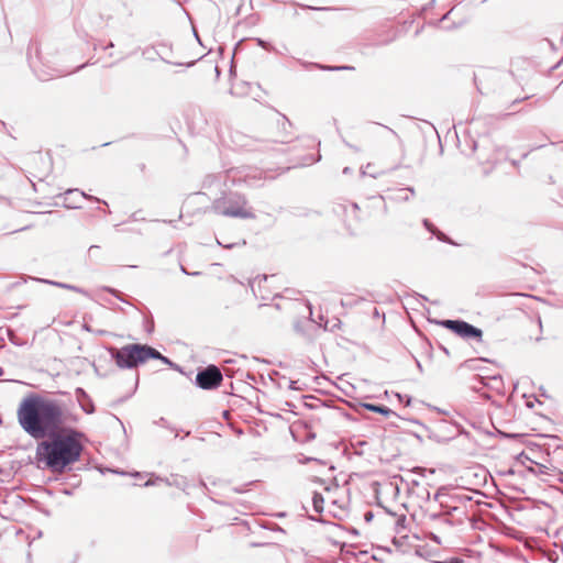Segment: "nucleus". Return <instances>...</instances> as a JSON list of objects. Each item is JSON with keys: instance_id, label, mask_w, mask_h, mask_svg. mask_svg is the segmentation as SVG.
Returning a JSON list of instances; mask_svg holds the SVG:
<instances>
[{"instance_id": "1", "label": "nucleus", "mask_w": 563, "mask_h": 563, "mask_svg": "<svg viewBox=\"0 0 563 563\" xmlns=\"http://www.w3.org/2000/svg\"><path fill=\"white\" fill-rule=\"evenodd\" d=\"M18 421L33 439L42 440L35 450L38 467L63 474L80 460L85 434L76 426L80 418L56 399L30 394L19 405Z\"/></svg>"}, {"instance_id": "2", "label": "nucleus", "mask_w": 563, "mask_h": 563, "mask_svg": "<svg viewBox=\"0 0 563 563\" xmlns=\"http://www.w3.org/2000/svg\"><path fill=\"white\" fill-rule=\"evenodd\" d=\"M432 500L438 503L443 515L455 518V526H460L466 519L465 505L472 500V497L465 494L451 493L448 487L441 486L433 495Z\"/></svg>"}, {"instance_id": "3", "label": "nucleus", "mask_w": 563, "mask_h": 563, "mask_svg": "<svg viewBox=\"0 0 563 563\" xmlns=\"http://www.w3.org/2000/svg\"><path fill=\"white\" fill-rule=\"evenodd\" d=\"M211 209L214 213L240 219H254L255 214L247 208L246 198L235 191L224 192L221 197L217 198Z\"/></svg>"}, {"instance_id": "4", "label": "nucleus", "mask_w": 563, "mask_h": 563, "mask_svg": "<svg viewBox=\"0 0 563 563\" xmlns=\"http://www.w3.org/2000/svg\"><path fill=\"white\" fill-rule=\"evenodd\" d=\"M107 350L121 369L135 368L150 360V355H154V352L150 350V345L140 343L128 344L120 349L109 346Z\"/></svg>"}, {"instance_id": "5", "label": "nucleus", "mask_w": 563, "mask_h": 563, "mask_svg": "<svg viewBox=\"0 0 563 563\" xmlns=\"http://www.w3.org/2000/svg\"><path fill=\"white\" fill-rule=\"evenodd\" d=\"M27 60L36 77L42 81H46L54 77H60L70 73L46 65V63L43 60L41 49L36 42H32L29 45Z\"/></svg>"}, {"instance_id": "6", "label": "nucleus", "mask_w": 563, "mask_h": 563, "mask_svg": "<svg viewBox=\"0 0 563 563\" xmlns=\"http://www.w3.org/2000/svg\"><path fill=\"white\" fill-rule=\"evenodd\" d=\"M444 329L452 331L454 334L459 335L464 340H475L477 342L483 341V331L482 329L464 321L461 319L451 320H440L437 322Z\"/></svg>"}, {"instance_id": "7", "label": "nucleus", "mask_w": 563, "mask_h": 563, "mask_svg": "<svg viewBox=\"0 0 563 563\" xmlns=\"http://www.w3.org/2000/svg\"><path fill=\"white\" fill-rule=\"evenodd\" d=\"M223 380L220 368L210 364L203 368H200L196 375L195 385L203 390L217 389Z\"/></svg>"}, {"instance_id": "8", "label": "nucleus", "mask_w": 563, "mask_h": 563, "mask_svg": "<svg viewBox=\"0 0 563 563\" xmlns=\"http://www.w3.org/2000/svg\"><path fill=\"white\" fill-rule=\"evenodd\" d=\"M333 212L342 218L346 229L354 233V225L360 221V207L355 202L343 200L333 205Z\"/></svg>"}, {"instance_id": "9", "label": "nucleus", "mask_w": 563, "mask_h": 563, "mask_svg": "<svg viewBox=\"0 0 563 563\" xmlns=\"http://www.w3.org/2000/svg\"><path fill=\"white\" fill-rule=\"evenodd\" d=\"M423 520L426 525L437 528L440 531L455 526V518H450L443 515L440 509L432 507L426 509Z\"/></svg>"}, {"instance_id": "10", "label": "nucleus", "mask_w": 563, "mask_h": 563, "mask_svg": "<svg viewBox=\"0 0 563 563\" xmlns=\"http://www.w3.org/2000/svg\"><path fill=\"white\" fill-rule=\"evenodd\" d=\"M416 195L413 187L394 188L387 190V199L393 202H407Z\"/></svg>"}, {"instance_id": "11", "label": "nucleus", "mask_w": 563, "mask_h": 563, "mask_svg": "<svg viewBox=\"0 0 563 563\" xmlns=\"http://www.w3.org/2000/svg\"><path fill=\"white\" fill-rule=\"evenodd\" d=\"M75 396H76V399L78 401V405L80 407V409L87 413V415H91L95 412L96 408H95V404L92 401V399L90 398V396L86 393V390L81 387H77L75 389Z\"/></svg>"}, {"instance_id": "12", "label": "nucleus", "mask_w": 563, "mask_h": 563, "mask_svg": "<svg viewBox=\"0 0 563 563\" xmlns=\"http://www.w3.org/2000/svg\"><path fill=\"white\" fill-rule=\"evenodd\" d=\"M288 142L285 140H282L280 142L277 141H260L258 144L254 147L256 151H276L278 153L285 154L290 151L289 146H286Z\"/></svg>"}, {"instance_id": "13", "label": "nucleus", "mask_w": 563, "mask_h": 563, "mask_svg": "<svg viewBox=\"0 0 563 563\" xmlns=\"http://www.w3.org/2000/svg\"><path fill=\"white\" fill-rule=\"evenodd\" d=\"M228 180H230L232 183V185H236V184H239L241 181H244L249 186H253L255 184V181H256V177H250L249 175L243 177L240 172H238L235 169H230L227 173V180H225V183Z\"/></svg>"}, {"instance_id": "14", "label": "nucleus", "mask_w": 563, "mask_h": 563, "mask_svg": "<svg viewBox=\"0 0 563 563\" xmlns=\"http://www.w3.org/2000/svg\"><path fill=\"white\" fill-rule=\"evenodd\" d=\"M362 407L365 408L368 411L379 413L384 417H390V416H397L395 411H393L390 408L384 406V405H377V404H371V402H363Z\"/></svg>"}, {"instance_id": "15", "label": "nucleus", "mask_w": 563, "mask_h": 563, "mask_svg": "<svg viewBox=\"0 0 563 563\" xmlns=\"http://www.w3.org/2000/svg\"><path fill=\"white\" fill-rule=\"evenodd\" d=\"M307 328H313L312 320L310 318L309 319H298L294 323V330L298 334H301L302 336H306L310 340L311 336L308 334Z\"/></svg>"}, {"instance_id": "16", "label": "nucleus", "mask_w": 563, "mask_h": 563, "mask_svg": "<svg viewBox=\"0 0 563 563\" xmlns=\"http://www.w3.org/2000/svg\"><path fill=\"white\" fill-rule=\"evenodd\" d=\"M302 65L307 69H309V68H318V69L327 70V71H339V70H352V69H354V67H352V66H324V65L317 64V63H302Z\"/></svg>"}, {"instance_id": "17", "label": "nucleus", "mask_w": 563, "mask_h": 563, "mask_svg": "<svg viewBox=\"0 0 563 563\" xmlns=\"http://www.w3.org/2000/svg\"><path fill=\"white\" fill-rule=\"evenodd\" d=\"M65 196L69 197V196H78L80 199H87V200H91V201H96V202H102L104 205H107V202L104 200H101L97 197H93V196H90V195H87L86 192L75 188V189H67L64 194Z\"/></svg>"}, {"instance_id": "18", "label": "nucleus", "mask_w": 563, "mask_h": 563, "mask_svg": "<svg viewBox=\"0 0 563 563\" xmlns=\"http://www.w3.org/2000/svg\"><path fill=\"white\" fill-rule=\"evenodd\" d=\"M43 282L46 283V284L59 287V288H64V289H68V290L78 292V294H82V295L87 294V291L85 289H82V288H80L78 286H75V285H70V284H66V283H60V282H54V280H47V279H43Z\"/></svg>"}, {"instance_id": "19", "label": "nucleus", "mask_w": 563, "mask_h": 563, "mask_svg": "<svg viewBox=\"0 0 563 563\" xmlns=\"http://www.w3.org/2000/svg\"><path fill=\"white\" fill-rule=\"evenodd\" d=\"M324 498L321 493L314 492L312 496L313 510L318 514L323 511Z\"/></svg>"}, {"instance_id": "20", "label": "nucleus", "mask_w": 563, "mask_h": 563, "mask_svg": "<svg viewBox=\"0 0 563 563\" xmlns=\"http://www.w3.org/2000/svg\"><path fill=\"white\" fill-rule=\"evenodd\" d=\"M150 350L152 352H154V355H150V358H153V360H158L161 361L162 363L168 365V366H174V362L170 361L167 356L163 355L159 351H157L156 349L150 346Z\"/></svg>"}, {"instance_id": "21", "label": "nucleus", "mask_w": 563, "mask_h": 563, "mask_svg": "<svg viewBox=\"0 0 563 563\" xmlns=\"http://www.w3.org/2000/svg\"><path fill=\"white\" fill-rule=\"evenodd\" d=\"M154 423H155L156 426H159V427L166 428V429H168L169 431L174 432V433H175V438H177V437L179 435V431H180V429H178V428H176V427H174V426L169 424V422H168L165 418H163V417H161L158 420L154 421Z\"/></svg>"}, {"instance_id": "22", "label": "nucleus", "mask_w": 563, "mask_h": 563, "mask_svg": "<svg viewBox=\"0 0 563 563\" xmlns=\"http://www.w3.org/2000/svg\"><path fill=\"white\" fill-rule=\"evenodd\" d=\"M479 362H490L488 358H484V357H481V358H470V360H466L462 366L463 367H466V368H470V369H476L477 368V363Z\"/></svg>"}, {"instance_id": "23", "label": "nucleus", "mask_w": 563, "mask_h": 563, "mask_svg": "<svg viewBox=\"0 0 563 563\" xmlns=\"http://www.w3.org/2000/svg\"><path fill=\"white\" fill-rule=\"evenodd\" d=\"M78 196H65V207L69 209H78L80 208L79 201L77 199Z\"/></svg>"}, {"instance_id": "24", "label": "nucleus", "mask_w": 563, "mask_h": 563, "mask_svg": "<svg viewBox=\"0 0 563 563\" xmlns=\"http://www.w3.org/2000/svg\"><path fill=\"white\" fill-rule=\"evenodd\" d=\"M143 329L148 335L154 332V320L152 317L143 318Z\"/></svg>"}, {"instance_id": "25", "label": "nucleus", "mask_w": 563, "mask_h": 563, "mask_svg": "<svg viewBox=\"0 0 563 563\" xmlns=\"http://www.w3.org/2000/svg\"><path fill=\"white\" fill-rule=\"evenodd\" d=\"M406 522H407V517L405 515L397 517L396 523H395L397 533H400L406 528Z\"/></svg>"}, {"instance_id": "26", "label": "nucleus", "mask_w": 563, "mask_h": 563, "mask_svg": "<svg viewBox=\"0 0 563 563\" xmlns=\"http://www.w3.org/2000/svg\"><path fill=\"white\" fill-rule=\"evenodd\" d=\"M103 290L109 292V294H111L112 296H114L120 301L128 303V301L122 297V294L119 290H117V289H114L112 287H108V286L103 287Z\"/></svg>"}, {"instance_id": "27", "label": "nucleus", "mask_w": 563, "mask_h": 563, "mask_svg": "<svg viewBox=\"0 0 563 563\" xmlns=\"http://www.w3.org/2000/svg\"><path fill=\"white\" fill-rule=\"evenodd\" d=\"M487 378H489L494 383L492 385V387L499 390L500 386L503 385L501 375L497 374V375L488 376Z\"/></svg>"}, {"instance_id": "28", "label": "nucleus", "mask_w": 563, "mask_h": 563, "mask_svg": "<svg viewBox=\"0 0 563 563\" xmlns=\"http://www.w3.org/2000/svg\"><path fill=\"white\" fill-rule=\"evenodd\" d=\"M320 159V155L318 156V158H312V156H307V157H303L302 159H300L298 163L294 164V166H306V165H310L314 162H318Z\"/></svg>"}, {"instance_id": "29", "label": "nucleus", "mask_w": 563, "mask_h": 563, "mask_svg": "<svg viewBox=\"0 0 563 563\" xmlns=\"http://www.w3.org/2000/svg\"><path fill=\"white\" fill-rule=\"evenodd\" d=\"M433 235H435L438 238V240L441 242L456 245L446 234L441 232L439 229H438V232H435Z\"/></svg>"}, {"instance_id": "30", "label": "nucleus", "mask_w": 563, "mask_h": 563, "mask_svg": "<svg viewBox=\"0 0 563 563\" xmlns=\"http://www.w3.org/2000/svg\"><path fill=\"white\" fill-rule=\"evenodd\" d=\"M395 397L398 399L399 402H404L405 406H410L412 400L410 396L402 395L400 393H395Z\"/></svg>"}, {"instance_id": "31", "label": "nucleus", "mask_w": 563, "mask_h": 563, "mask_svg": "<svg viewBox=\"0 0 563 563\" xmlns=\"http://www.w3.org/2000/svg\"><path fill=\"white\" fill-rule=\"evenodd\" d=\"M423 227L432 234L438 232V228L428 219H423L422 221Z\"/></svg>"}, {"instance_id": "32", "label": "nucleus", "mask_w": 563, "mask_h": 563, "mask_svg": "<svg viewBox=\"0 0 563 563\" xmlns=\"http://www.w3.org/2000/svg\"><path fill=\"white\" fill-rule=\"evenodd\" d=\"M7 332H8V339H9V341H10L12 344H14V345H20V343L18 342V338H16L15 332H14L13 330H11V329H8V330H7Z\"/></svg>"}, {"instance_id": "33", "label": "nucleus", "mask_w": 563, "mask_h": 563, "mask_svg": "<svg viewBox=\"0 0 563 563\" xmlns=\"http://www.w3.org/2000/svg\"><path fill=\"white\" fill-rule=\"evenodd\" d=\"M218 244L221 245L222 247L224 249H233L235 246H240V245H245L246 244V241L245 240H242L241 242H238V243H230V244H222L220 241H218Z\"/></svg>"}, {"instance_id": "34", "label": "nucleus", "mask_w": 563, "mask_h": 563, "mask_svg": "<svg viewBox=\"0 0 563 563\" xmlns=\"http://www.w3.org/2000/svg\"><path fill=\"white\" fill-rule=\"evenodd\" d=\"M452 10H450L449 12H446L440 20H438L437 22H428V25H433V26H438L441 22H443L444 20H446L450 15Z\"/></svg>"}, {"instance_id": "35", "label": "nucleus", "mask_w": 563, "mask_h": 563, "mask_svg": "<svg viewBox=\"0 0 563 563\" xmlns=\"http://www.w3.org/2000/svg\"><path fill=\"white\" fill-rule=\"evenodd\" d=\"M140 211H136V212H133L130 218H129V221H140V220H144V218H141L139 216Z\"/></svg>"}, {"instance_id": "36", "label": "nucleus", "mask_w": 563, "mask_h": 563, "mask_svg": "<svg viewBox=\"0 0 563 563\" xmlns=\"http://www.w3.org/2000/svg\"><path fill=\"white\" fill-rule=\"evenodd\" d=\"M444 563H464V561L460 558H451L448 561H445Z\"/></svg>"}, {"instance_id": "37", "label": "nucleus", "mask_w": 563, "mask_h": 563, "mask_svg": "<svg viewBox=\"0 0 563 563\" xmlns=\"http://www.w3.org/2000/svg\"><path fill=\"white\" fill-rule=\"evenodd\" d=\"M373 517H374V515H373V512H372V511H366V512L364 514V519H365V521H367V522L372 521Z\"/></svg>"}, {"instance_id": "38", "label": "nucleus", "mask_w": 563, "mask_h": 563, "mask_svg": "<svg viewBox=\"0 0 563 563\" xmlns=\"http://www.w3.org/2000/svg\"><path fill=\"white\" fill-rule=\"evenodd\" d=\"M430 539L432 541H434L437 544H441V540H440V538L435 533L431 532L430 533Z\"/></svg>"}, {"instance_id": "39", "label": "nucleus", "mask_w": 563, "mask_h": 563, "mask_svg": "<svg viewBox=\"0 0 563 563\" xmlns=\"http://www.w3.org/2000/svg\"><path fill=\"white\" fill-rule=\"evenodd\" d=\"M343 142H344V144H345L349 148H351V150H353V151H355V152H360V148H358L357 146L352 145L351 143L346 142L345 140H344Z\"/></svg>"}, {"instance_id": "40", "label": "nucleus", "mask_w": 563, "mask_h": 563, "mask_svg": "<svg viewBox=\"0 0 563 563\" xmlns=\"http://www.w3.org/2000/svg\"><path fill=\"white\" fill-rule=\"evenodd\" d=\"M286 125L291 126V122L283 115V129H285Z\"/></svg>"}, {"instance_id": "41", "label": "nucleus", "mask_w": 563, "mask_h": 563, "mask_svg": "<svg viewBox=\"0 0 563 563\" xmlns=\"http://www.w3.org/2000/svg\"><path fill=\"white\" fill-rule=\"evenodd\" d=\"M297 382L295 380H289V388L290 389H294V390H297V389H300L299 387L296 386Z\"/></svg>"}, {"instance_id": "42", "label": "nucleus", "mask_w": 563, "mask_h": 563, "mask_svg": "<svg viewBox=\"0 0 563 563\" xmlns=\"http://www.w3.org/2000/svg\"><path fill=\"white\" fill-rule=\"evenodd\" d=\"M384 129L389 131L394 136L398 137V134L389 126L380 124Z\"/></svg>"}, {"instance_id": "43", "label": "nucleus", "mask_w": 563, "mask_h": 563, "mask_svg": "<svg viewBox=\"0 0 563 563\" xmlns=\"http://www.w3.org/2000/svg\"><path fill=\"white\" fill-rule=\"evenodd\" d=\"M545 470H548V467H547V466H544V465H540V466H539V473H540V474H545V473H547V472H545Z\"/></svg>"}, {"instance_id": "44", "label": "nucleus", "mask_w": 563, "mask_h": 563, "mask_svg": "<svg viewBox=\"0 0 563 563\" xmlns=\"http://www.w3.org/2000/svg\"><path fill=\"white\" fill-rule=\"evenodd\" d=\"M114 46V44L112 42H109L107 45L102 46V49H108V48H112Z\"/></svg>"}, {"instance_id": "45", "label": "nucleus", "mask_w": 563, "mask_h": 563, "mask_svg": "<svg viewBox=\"0 0 563 563\" xmlns=\"http://www.w3.org/2000/svg\"><path fill=\"white\" fill-rule=\"evenodd\" d=\"M424 498L430 501L431 500V497H430V492L428 489H424Z\"/></svg>"}, {"instance_id": "46", "label": "nucleus", "mask_w": 563, "mask_h": 563, "mask_svg": "<svg viewBox=\"0 0 563 563\" xmlns=\"http://www.w3.org/2000/svg\"><path fill=\"white\" fill-rule=\"evenodd\" d=\"M424 498L430 501L431 500V497H430V492L428 489H424Z\"/></svg>"}, {"instance_id": "47", "label": "nucleus", "mask_w": 563, "mask_h": 563, "mask_svg": "<svg viewBox=\"0 0 563 563\" xmlns=\"http://www.w3.org/2000/svg\"><path fill=\"white\" fill-rule=\"evenodd\" d=\"M82 329H84V330H86V331H88V332H92V329H91V328H90V325H88L87 323H85V324L82 325Z\"/></svg>"}, {"instance_id": "48", "label": "nucleus", "mask_w": 563, "mask_h": 563, "mask_svg": "<svg viewBox=\"0 0 563 563\" xmlns=\"http://www.w3.org/2000/svg\"><path fill=\"white\" fill-rule=\"evenodd\" d=\"M440 350H441L443 353H445L446 355H449V353H450V352H449V350H448L445 346H443V345H440Z\"/></svg>"}, {"instance_id": "49", "label": "nucleus", "mask_w": 563, "mask_h": 563, "mask_svg": "<svg viewBox=\"0 0 563 563\" xmlns=\"http://www.w3.org/2000/svg\"><path fill=\"white\" fill-rule=\"evenodd\" d=\"M172 368L181 372V368L178 364L174 363V366H170Z\"/></svg>"}, {"instance_id": "50", "label": "nucleus", "mask_w": 563, "mask_h": 563, "mask_svg": "<svg viewBox=\"0 0 563 563\" xmlns=\"http://www.w3.org/2000/svg\"><path fill=\"white\" fill-rule=\"evenodd\" d=\"M194 34H195V38L201 44L200 37L195 29H194Z\"/></svg>"}, {"instance_id": "51", "label": "nucleus", "mask_w": 563, "mask_h": 563, "mask_svg": "<svg viewBox=\"0 0 563 563\" xmlns=\"http://www.w3.org/2000/svg\"><path fill=\"white\" fill-rule=\"evenodd\" d=\"M95 333L98 334V335H103L106 333V331L104 330H97V331H95Z\"/></svg>"}, {"instance_id": "52", "label": "nucleus", "mask_w": 563, "mask_h": 563, "mask_svg": "<svg viewBox=\"0 0 563 563\" xmlns=\"http://www.w3.org/2000/svg\"><path fill=\"white\" fill-rule=\"evenodd\" d=\"M257 43H258V45L265 47V42L263 40L257 38Z\"/></svg>"}, {"instance_id": "53", "label": "nucleus", "mask_w": 563, "mask_h": 563, "mask_svg": "<svg viewBox=\"0 0 563 563\" xmlns=\"http://www.w3.org/2000/svg\"><path fill=\"white\" fill-rule=\"evenodd\" d=\"M350 173H351V168L350 167H344L343 174H350Z\"/></svg>"}, {"instance_id": "54", "label": "nucleus", "mask_w": 563, "mask_h": 563, "mask_svg": "<svg viewBox=\"0 0 563 563\" xmlns=\"http://www.w3.org/2000/svg\"><path fill=\"white\" fill-rule=\"evenodd\" d=\"M422 29H423V26H421L420 29H417L415 32V35L418 36L421 33Z\"/></svg>"}, {"instance_id": "55", "label": "nucleus", "mask_w": 563, "mask_h": 563, "mask_svg": "<svg viewBox=\"0 0 563 563\" xmlns=\"http://www.w3.org/2000/svg\"><path fill=\"white\" fill-rule=\"evenodd\" d=\"M415 472H419V473H421V474H422V473L424 472V470H423V468H421V467H416V468H415Z\"/></svg>"}, {"instance_id": "56", "label": "nucleus", "mask_w": 563, "mask_h": 563, "mask_svg": "<svg viewBox=\"0 0 563 563\" xmlns=\"http://www.w3.org/2000/svg\"><path fill=\"white\" fill-rule=\"evenodd\" d=\"M151 485H154V482H152V481H147V482L144 484V486H151Z\"/></svg>"}, {"instance_id": "57", "label": "nucleus", "mask_w": 563, "mask_h": 563, "mask_svg": "<svg viewBox=\"0 0 563 563\" xmlns=\"http://www.w3.org/2000/svg\"><path fill=\"white\" fill-rule=\"evenodd\" d=\"M416 362H417V368H419L420 371H422V366H421L420 362H419V361H416Z\"/></svg>"}, {"instance_id": "58", "label": "nucleus", "mask_w": 563, "mask_h": 563, "mask_svg": "<svg viewBox=\"0 0 563 563\" xmlns=\"http://www.w3.org/2000/svg\"><path fill=\"white\" fill-rule=\"evenodd\" d=\"M454 27H455V25L444 26L445 30H452Z\"/></svg>"}, {"instance_id": "59", "label": "nucleus", "mask_w": 563, "mask_h": 563, "mask_svg": "<svg viewBox=\"0 0 563 563\" xmlns=\"http://www.w3.org/2000/svg\"><path fill=\"white\" fill-rule=\"evenodd\" d=\"M412 485H415V486H419V482H418V481H416V479H413V481H412Z\"/></svg>"}, {"instance_id": "60", "label": "nucleus", "mask_w": 563, "mask_h": 563, "mask_svg": "<svg viewBox=\"0 0 563 563\" xmlns=\"http://www.w3.org/2000/svg\"><path fill=\"white\" fill-rule=\"evenodd\" d=\"M180 268H181V272H183V273H185V274H189V273L186 271V268H185L184 266H180Z\"/></svg>"}, {"instance_id": "61", "label": "nucleus", "mask_w": 563, "mask_h": 563, "mask_svg": "<svg viewBox=\"0 0 563 563\" xmlns=\"http://www.w3.org/2000/svg\"><path fill=\"white\" fill-rule=\"evenodd\" d=\"M476 146H477L476 142H475V141H473V151H475V150H476Z\"/></svg>"}, {"instance_id": "62", "label": "nucleus", "mask_w": 563, "mask_h": 563, "mask_svg": "<svg viewBox=\"0 0 563 563\" xmlns=\"http://www.w3.org/2000/svg\"><path fill=\"white\" fill-rule=\"evenodd\" d=\"M355 555L353 552H350V551H345V555Z\"/></svg>"}, {"instance_id": "63", "label": "nucleus", "mask_w": 563, "mask_h": 563, "mask_svg": "<svg viewBox=\"0 0 563 563\" xmlns=\"http://www.w3.org/2000/svg\"><path fill=\"white\" fill-rule=\"evenodd\" d=\"M286 405L288 406V408L295 407L291 402H286Z\"/></svg>"}, {"instance_id": "64", "label": "nucleus", "mask_w": 563, "mask_h": 563, "mask_svg": "<svg viewBox=\"0 0 563 563\" xmlns=\"http://www.w3.org/2000/svg\"><path fill=\"white\" fill-rule=\"evenodd\" d=\"M234 492H236V493H242V492H243V489L234 488Z\"/></svg>"}]
</instances>
